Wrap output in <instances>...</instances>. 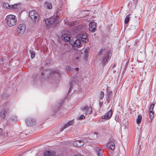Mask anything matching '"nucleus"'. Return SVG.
Instances as JSON below:
<instances>
[{
    "instance_id": "obj_1",
    "label": "nucleus",
    "mask_w": 156,
    "mask_h": 156,
    "mask_svg": "<svg viewBox=\"0 0 156 156\" xmlns=\"http://www.w3.org/2000/svg\"><path fill=\"white\" fill-rule=\"evenodd\" d=\"M76 40L73 43V45L75 47H80L82 46L80 41L84 43H87L88 41L87 34H81L77 35L76 36Z\"/></svg>"
},
{
    "instance_id": "obj_2",
    "label": "nucleus",
    "mask_w": 156,
    "mask_h": 156,
    "mask_svg": "<svg viewBox=\"0 0 156 156\" xmlns=\"http://www.w3.org/2000/svg\"><path fill=\"white\" fill-rule=\"evenodd\" d=\"M102 54H104V55L102 58L100 60L102 64H105L108 62L110 59V57L109 58V56L110 52H108L107 50L105 48L101 49L98 52V55H100Z\"/></svg>"
},
{
    "instance_id": "obj_3",
    "label": "nucleus",
    "mask_w": 156,
    "mask_h": 156,
    "mask_svg": "<svg viewBox=\"0 0 156 156\" xmlns=\"http://www.w3.org/2000/svg\"><path fill=\"white\" fill-rule=\"evenodd\" d=\"M5 20L7 25L9 27L14 26L17 22L16 16L13 15H7L5 18Z\"/></svg>"
},
{
    "instance_id": "obj_4",
    "label": "nucleus",
    "mask_w": 156,
    "mask_h": 156,
    "mask_svg": "<svg viewBox=\"0 0 156 156\" xmlns=\"http://www.w3.org/2000/svg\"><path fill=\"white\" fill-rule=\"evenodd\" d=\"M62 12L61 10L58 11L56 12V16H52L49 19H47L45 20V23L48 25L54 23L55 24H58L59 21L58 20V18L60 13Z\"/></svg>"
},
{
    "instance_id": "obj_5",
    "label": "nucleus",
    "mask_w": 156,
    "mask_h": 156,
    "mask_svg": "<svg viewBox=\"0 0 156 156\" xmlns=\"http://www.w3.org/2000/svg\"><path fill=\"white\" fill-rule=\"evenodd\" d=\"M30 17L34 21H37L39 20V15L37 12L34 10H32L29 12Z\"/></svg>"
},
{
    "instance_id": "obj_6",
    "label": "nucleus",
    "mask_w": 156,
    "mask_h": 156,
    "mask_svg": "<svg viewBox=\"0 0 156 156\" xmlns=\"http://www.w3.org/2000/svg\"><path fill=\"white\" fill-rule=\"evenodd\" d=\"M25 28L26 27L23 24H20L18 25L17 31L19 36H21L23 34L25 30Z\"/></svg>"
},
{
    "instance_id": "obj_7",
    "label": "nucleus",
    "mask_w": 156,
    "mask_h": 156,
    "mask_svg": "<svg viewBox=\"0 0 156 156\" xmlns=\"http://www.w3.org/2000/svg\"><path fill=\"white\" fill-rule=\"evenodd\" d=\"M81 110L85 112L86 115H90L92 112V109L91 107L87 105H84L81 108Z\"/></svg>"
},
{
    "instance_id": "obj_8",
    "label": "nucleus",
    "mask_w": 156,
    "mask_h": 156,
    "mask_svg": "<svg viewBox=\"0 0 156 156\" xmlns=\"http://www.w3.org/2000/svg\"><path fill=\"white\" fill-rule=\"evenodd\" d=\"M26 122L28 126H34L36 124L35 120L31 117H28L26 119Z\"/></svg>"
},
{
    "instance_id": "obj_9",
    "label": "nucleus",
    "mask_w": 156,
    "mask_h": 156,
    "mask_svg": "<svg viewBox=\"0 0 156 156\" xmlns=\"http://www.w3.org/2000/svg\"><path fill=\"white\" fill-rule=\"evenodd\" d=\"M112 110H110L107 112L104 115L102 116V119H108L112 116Z\"/></svg>"
},
{
    "instance_id": "obj_10",
    "label": "nucleus",
    "mask_w": 156,
    "mask_h": 156,
    "mask_svg": "<svg viewBox=\"0 0 156 156\" xmlns=\"http://www.w3.org/2000/svg\"><path fill=\"white\" fill-rule=\"evenodd\" d=\"M9 111V109L7 107L2 108L0 113V116L2 118L4 119L5 118V114L7 113Z\"/></svg>"
},
{
    "instance_id": "obj_11",
    "label": "nucleus",
    "mask_w": 156,
    "mask_h": 156,
    "mask_svg": "<svg viewBox=\"0 0 156 156\" xmlns=\"http://www.w3.org/2000/svg\"><path fill=\"white\" fill-rule=\"evenodd\" d=\"M75 123L74 120H72L69 121L67 123L64 125L63 127L61 129V131H62L64 129L67 128L69 126H72Z\"/></svg>"
},
{
    "instance_id": "obj_12",
    "label": "nucleus",
    "mask_w": 156,
    "mask_h": 156,
    "mask_svg": "<svg viewBox=\"0 0 156 156\" xmlns=\"http://www.w3.org/2000/svg\"><path fill=\"white\" fill-rule=\"evenodd\" d=\"M89 30L90 31L94 32L96 28V23L94 22H92L89 23Z\"/></svg>"
},
{
    "instance_id": "obj_13",
    "label": "nucleus",
    "mask_w": 156,
    "mask_h": 156,
    "mask_svg": "<svg viewBox=\"0 0 156 156\" xmlns=\"http://www.w3.org/2000/svg\"><path fill=\"white\" fill-rule=\"evenodd\" d=\"M154 105L152 104L149 108V117L151 119V121L152 119L154 116V112H153Z\"/></svg>"
},
{
    "instance_id": "obj_14",
    "label": "nucleus",
    "mask_w": 156,
    "mask_h": 156,
    "mask_svg": "<svg viewBox=\"0 0 156 156\" xmlns=\"http://www.w3.org/2000/svg\"><path fill=\"white\" fill-rule=\"evenodd\" d=\"M84 144V143L82 140H78L75 141L73 143V145L76 147H81Z\"/></svg>"
},
{
    "instance_id": "obj_15",
    "label": "nucleus",
    "mask_w": 156,
    "mask_h": 156,
    "mask_svg": "<svg viewBox=\"0 0 156 156\" xmlns=\"http://www.w3.org/2000/svg\"><path fill=\"white\" fill-rule=\"evenodd\" d=\"M62 39L65 42L70 41V35L67 34H64L62 36Z\"/></svg>"
},
{
    "instance_id": "obj_16",
    "label": "nucleus",
    "mask_w": 156,
    "mask_h": 156,
    "mask_svg": "<svg viewBox=\"0 0 156 156\" xmlns=\"http://www.w3.org/2000/svg\"><path fill=\"white\" fill-rule=\"evenodd\" d=\"M54 152L50 151H47L44 153V156H54Z\"/></svg>"
},
{
    "instance_id": "obj_17",
    "label": "nucleus",
    "mask_w": 156,
    "mask_h": 156,
    "mask_svg": "<svg viewBox=\"0 0 156 156\" xmlns=\"http://www.w3.org/2000/svg\"><path fill=\"white\" fill-rule=\"evenodd\" d=\"M20 4L17 3L10 6L11 10H15L19 9L20 7Z\"/></svg>"
},
{
    "instance_id": "obj_18",
    "label": "nucleus",
    "mask_w": 156,
    "mask_h": 156,
    "mask_svg": "<svg viewBox=\"0 0 156 156\" xmlns=\"http://www.w3.org/2000/svg\"><path fill=\"white\" fill-rule=\"evenodd\" d=\"M112 94V91H109L108 93L107 94L106 96L107 98L106 99V101H107V103L108 104L109 103Z\"/></svg>"
},
{
    "instance_id": "obj_19",
    "label": "nucleus",
    "mask_w": 156,
    "mask_h": 156,
    "mask_svg": "<svg viewBox=\"0 0 156 156\" xmlns=\"http://www.w3.org/2000/svg\"><path fill=\"white\" fill-rule=\"evenodd\" d=\"M95 150L96 152L98 153V156H103V152L102 150L98 147L95 148Z\"/></svg>"
},
{
    "instance_id": "obj_20",
    "label": "nucleus",
    "mask_w": 156,
    "mask_h": 156,
    "mask_svg": "<svg viewBox=\"0 0 156 156\" xmlns=\"http://www.w3.org/2000/svg\"><path fill=\"white\" fill-rule=\"evenodd\" d=\"M107 145L112 150H113L115 148V144L114 143L112 142H110L108 143Z\"/></svg>"
},
{
    "instance_id": "obj_21",
    "label": "nucleus",
    "mask_w": 156,
    "mask_h": 156,
    "mask_svg": "<svg viewBox=\"0 0 156 156\" xmlns=\"http://www.w3.org/2000/svg\"><path fill=\"white\" fill-rule=\"evenodd\" d=\"M45 5L48 9H50L52 8V6L51 3L47 2L45 3Z\"/></svg>"
},
{
    "instance_id": "obj_22",
    "label": "nucleus",
    "mask_w": 156,
    "mask_h": 156,
    "mask_svg": "<svg viewBox=\"0 0 156 156\" xmlns=\"http://www.w3.org/2000/svg\"><path fill=\"white\" fill-rule=\"evenodd\" d=\"M10 6L8 3H4L3 5V7L6 9H11Z\"/></svg>"
},
{
    "instance_id": "obj_23",
    "label": "nucleus",
    "mask_w": 156,
    "mask_h": 156,
    "mask_svg": "<svg viewBox=\"0 0 156 156\" xmlns=\"http://www.w3.org/2000/svg\"><path fill=\"white\" fill-rule=\"evenodd\" d=\"M104 96V93L103 91H101L99 95V98L100 99H102L103 98Z\"/></svg>"
},
{
    "instance_id": "obj_24",
    "label": "nucleus",
    "mask_w": 156,
    "mask_h": 156,
    "mask_svg": "<svg viewBox=\"0 0 156 156\" xmlns=\"http://www.w3.org/2000/svg\"><path fill=\"white\" fill-rule=\"evenodd\" d=\"M142 118V117L141 115H138V119H137V124H139L140 122L141 121Z\"/></svg>"
},
{
    "instance_id": "obj_25",
    "label": "nucleus",
    "mask_w": 156,
    "mask_h": 156,
    "mask_svg": "<svg viewBox=\"0 0 156 156\" xmlns=\"http://www.w3.org/2000/svg\"><path fill=\"white\" fill-rule=\"evenodd\" d=\"M30 52L31 55V58H34L35 56V52L33 51H30Z\"/></svg>"
},
{
    "instance_id": "obj_26",
    "label": "nucleus",
    "mask_w": 156,
    "mask_h": 156,
    "mask_svg": "<svg viewBox=\"0 0 156 156\" xmlns=\"http://www.w3.org/2000/svg\"><path fill=\"white\" fill-rule=\"evenodd\" d=\"M129 20V15H127L126 16V17L125 19V22L126 23H128Z\"/></svg>"
},
{
    "instance_id": "obj_27",
    "label": "nucleus",
    "mask_w": 156,
    "mask_h": 156,
    "mask_svg": "<svg viewBox=\"0 0 156 156\" xmlns=\"http://www.w3.org/2000/svg\"><path fill=\"white\" fill-rule=\"evenodd\" d=\"M66 69L70 71H71L72 70V68L69 66H66Z\"/></svg>"
},
{
    "instance_id": "obj_28",
    "label": "nucleus",
    "mask_w": 156,
    "mask_h": 156,
    "mask_svg": "<svg viewBox=\"0 0 156 156\" xmlns=\"http://www.w3.org/2000/svg\"><path fill=\"white\" fill-rule=\"evenodd\" d=\"M85 118V116L83 115H81L79 117L78 119L79 120H80L82 119H84Z\"/></svg>"
},
{
    "instance_id": "obj_29",
    "label": "nucleus",
    "mask_w": 156,
    "mask_h": 156,
    "mask_svg": "<svg viewBox=\"0 0 156 156\" xmlns=\"http://www.w3.org/2000/svg\"><path fill=\"white\" fill-rule=\"evenodd\" d=\"M89 51V48H87L85 49L84 50V52L85 53H88Z\"/></svg>"
},
{
    "instance_id": "obj_30",
    "label": "nucleus",
    "mask_w": 156,
    "mask_h": 156,
    "mask_svg": "<svg viewBox=\"0 0 156 156\" xmlns=\"http://www.w3.org/2000/svg\"><path fill=\"white\" fill-rule=\"evenodd\" d=\"M68 25H69L70 27H72L74 26L75 24L74 23H72L68 24Z\"/></svg>"
},
{
    "instance_id": "obj_31",
    "label": "nucleus",
    "mask_w": 156,
    "mask_h": 156,
    "mask_svg": "<svg viewBox=\"0 0 156 156\" xmlns=\"http://www.w3.org/2000/svg\"><path fill=\"white\" fill-rule=\"evenodd\" d=\"M102 103H101V102H100L99 103V105H100V108H101V106H102Z\"/></svg>"
},
{
    "instance_id": "obj_32",
    "label": "nucleus",
    "mask_w": 156,
    "mask_h": 156,
    "mask_svg": "<svg viewBox=\"0 0 156 156\" xmlns=\"http://www.w3.org/2000/svg\"><path fill=\"white\" fill-rule=\"evenodd\" d=\"M75 70L76 71H78L79 70V68L78 67L76 68L75 69Z\"/></svg>"
},
{
    "instance_id": "obj_33",
    "label": "nucleus",
    "mask_w": 156,
    "mask_h": 156,
    "mask_svg": "<svg viewBox=\"0 0 156 156\" xmlns=\"http://www.w3.org/2000/svg\"><path fill=\"white\" fill-rule=\"evenodd\" d=\"M74 156H83L82 155H79L78 154H77V155H74Z\"/></svg>"
},
{
    "instance_id": "obj_34",
    "label": "nucleus",
    "mask_w": 156,
    "mask_h": 156,
    "mask_svg": "<svg viewBox=\"0 0 156 156\" xmlns=\"http://www.w3.org/2000/svg\"><path fill=\"white\" fill-rule=\"evenodd\" d=\"M79 58V57L78 56L76 57L75 58V59L76 60H78Z\"/></svg>"
},
{
    "instance_id": "obj_35",
    "label": "nucleus",
    "mask_w": 156,
    "mask_h": 156,
    "mask_svg": "<svg viewBox=\"0 0 156 156\" xmlns=\"http://www.w3.org/2000/svg\"><path fill=\"white\" fill-rule=\"evenodd\" d=\"M71 87H72V86H71L70 87V88H69V90H70L71 89Z\"/></svg>"
},
{
    "instance_id": "obj_36",
    "label": "nucleus",
    "mask_w": 156,
    "mask_h": 156,
    "mask_svg": "<svg viewBox=\"0 0 156 156\" xmlns=\"http://www.w3.org/2000/svg\"><path fill=\"white\" fill-rule=\"evenodd\" d=\"M94 133L95 134H97V132H95V133Z\"/></svg>"
}]
</instances>
